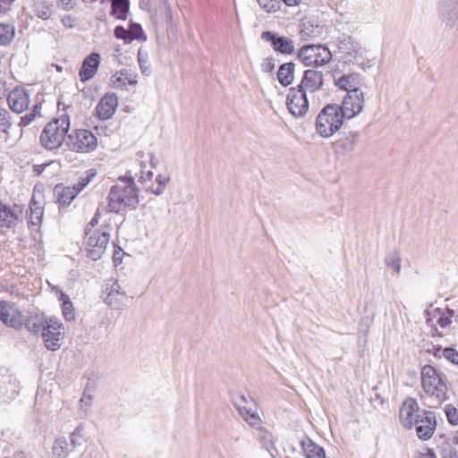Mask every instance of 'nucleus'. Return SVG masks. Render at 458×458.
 I'll return each instance as SVG.
<instances>
[{
	"instance_id": "obj_1",
	"label": "nucleus",
	"mask_w": 458,
	"mask_h": 458,
	"mask_svg": "<svg viewBox=\"0 0 458 458\" xmlns=\"http://www.w3.org/2000/svg\"><path fill=\"white\" fill-rule=\"evenodd\" d=\"M109 208L112 212H119L123 208H136L139 204L138 189L133 178L121 181L114 185L109 192Z\"/></svg>"
},
{
	"instance_id": "obj_2",
	"label": "nucleus",
	"mask_w": 458,
	"mask_h": 458,
	"mask_svg": "<svg viewBox=\"0 0 458 458\" xmlns=\"http://www.w3.org/2000/svg\"><path fill=\"white\" fill-rule=\"evenodd\" d=\"M420 380L423 392L428 398V405L438 406L445 399L446 394V385L440 374L431 365H425L421 369Z\"/></svg>"
},
{
	"instance_id": "obj_3",
	"label": "nucleus",
	"mask_w": 458,
	"mask_h": 458,
	"mask_svg": "<svg viewBox=\"0 0 458 458\" xmlns=\"http://www.w3.org/2000/svg\"><path fill=\"white\" fill-rule=\"evenodd\" d=\"M98 214L88 224L86 228L85 244L87 246L88 257L92 260H98L106 250L110 240V228H102L92 230L98 224Z\"/></svg>"
},
{
	"instance_id": "obj_4",
	"label": "nucleus",
	"mask_w": 458,
	"mask_h": 458,
	"mask_svg": "<svg viewBox=\"0 0 458 458\" xmlns=\"http://www.w3.org/2000/svg\"><path fill=\"white\" fill-rule=\"evenodd\" d=\"M70 130V118L67 115H61L49 122L40 134V142L42 146L54 150L59 148L65 136Z\"/></svg>"
},
{
	"instance_id": "obj_5",
	"label": "nucleus",
	"mask_w": 458,
	"mask_h": 458,
	"mask_svg": "<svg viewBox=\"0 0 458 458\" xmlns=\"http://www.w3.org/2000/svg\"><path fill=\"white\" fill-rule=\"evenodd\" d=\"M344 118L339 106L334 104L326 106L317 116V132L324 138L331 137L341 128Z\"/></svg>"
},
{
	"instance_id": "obj_6",
	"label": "nucleus",
	"mask_w": 458,
	"mask_h": 458,
	"mask_svg": "<svg viewBox=\"0 0 458 458\" xmlns=\"http://www.w3.org/2000/svg\"><path fill=\"white\" fill-rule=\"evenodd\" d=\"M298 59L306 66H322L332 59L331 51L323 45H306L297 54Z\"/></svg>"
},
{
	"instance_id": "obj_7",
	"label": "nucleus",
	"mask_w": 458,
	"mask_h": 458,
	"mask_svg": "<svg viewBox=\"0 0 458 458\" xmlns=\"http://www.w3.org/2000/svg\"><path fill=\"white\" fill-rule=\"evenodd\" d=\"M65 144L72 151L89 153L97 148L98 140L90 131L80 129L67 135Z\"/></svg>"
},
{
	"instance_id": "obj_8",
	"label": "nucleus",
	"mask_w": 458,
	"mask_h": 458,
	"mask_svg": "<svg viewBox=\"0 0 458 458\" xmlns=\"http://www.w3.org/2000/svg\"><path fill=\"white\" fill-rule=\"evenodd\" d=\"M0 321L8 327L19 330L24 325V314L14 302L0 301Z\"/></svg>"
},
{
	"instance_id": "obj_9",
	"label": "nucleus",
	"mask_w": 458,
	"mask_h": 458,
	"mask_svg": "<svg viewBox=\"0 0 458 458\" xmlns=\"http://www.w3.org/2000/svg\"><path fill=\"white\" fill-rule=\"evenodd\" d=\"M286 105L294 117H303L309 111L308 93L299 88H291L287 95Z\"/></svg>"
},
{
	"instance_id": "obj_10",
	"label": "nucleus",
	"mask_w": 458,
	"mask_h": 458,
	"mask_svg": "<svg viewBox=\"0 0 458 458\" xmlns=\"http://www.w3.org/2000/svg\"><path fill=\"white\" fill-rule=\"evenodd\" d=\"M64 335V328L63 324L56 318H49L41 336L47 350L56 351L62 345Z\"/></svg>"
},
{
	"instance_id": "obj_11",
	"label": "nucleus",
	"mask_w": 458,
	"mask_h": 458,
	"mask_svg": "<svg viewBox=\"0 0 458 458\" xmlns=\"http://www.w3.org/2000/svg\"><path fill=\"white\" fill-rule=\"evenodd\" d=\"M364 94L361 90H355L346 94L339 106L341 114L345 119H352L361 113L364 108Z\"/></svg>"
},
{
	"instance_id": "obj_12",
	"label": "nucleus",
	"mask_w": 458,
	"mask_h": 458,
	"mask_svg": "<svg viewBox=\"0 0 458 458\" xmlns=\"http://www.w3.org/2000/svg\"><path fill=\"white\" fill-rule=\"evenodd\" d=\"M400 420L406 428H411L422 417V411H420L419 404L414 398H407L400 408Z\"/></svg>"
},
{
	"instance_id": "obj_13",
	"label": "nucleus",
	"mask_w": 458,
	"mask_h": 458,
	"mask_svg": "<svg viewBox=\"0 0 458 458\" xmlns=\"http://www.w3.org/2000/svg\"><path fill=\"white\" fill-rule=\"evenodd\" d=\"M261 38L269 42L274 51L283 55H292L295 51L294 42L288 37L280 36L273 31H264Z\"/></svg>"
},
{
	"instance_id": "obj_14",
	"label": "nucleus",
	"mask_w": 458,
	"mask_h": 458,
	"mask_svg": "<svg viewBox=\"0 0 458 458\" xmlns=\"http://www.w3.org/2000/svg\"><path fill=\"white\" fill-rule=\"evenodd\" d=\"M7 102L13 112L21 114L30 106V93L25 89L15 88L9 93Z\"/></svg>"
},
{
	"instance_id": "obj_15",
	"label": "nucleus",
	"mask_w": 458,
	"mask_h": 458,
	"mask_svg": "<svg viewBox=\"0 0 458 458\" xmlns=\"http://www.w3.org/2000/svg\"><path fill=\"white\" fill-rule=\"evenodd\" d=\"M323 82L322 72L310 69L304 72L302 80L297 88L312 95L322 89Z\"/></svg>"
},
{
	"instance_id": "obj_16",
	"label": "nucleus",
	"mask_w": 458,
	"mask_h": 458,
	"mask_svg": "<svg viewBox=\"0 0 458 458\" xmlns=\"http://www.w3.org/2000/svg\"><path fill=\"white\" fill-rule=\"evenodd\" d=\"M416 433L420 439H429L437 427V421L434 414L431 411H422V417L416 422Z\"/></svg>"
},
{
	"instance_id": "obj_17",
	"label": "nucleus",
	"mask_w": 458,
	"mask_h": 458,
	"mask_svg": "<svg viewBox=\"0 0 458 458\" xmlns=\"http://www.w3.org/2000/svg\"><path fill=\"white\" fill-rule=\"evenodd\" d=\"M120 295L123 296L125 293L122 290L118 281L114 278L108 279L102 293L104 302L110 307L116 308L120 304L118 299Z\"/></svg>"
},
{
	"instance_id": "obj_18",
	"label": "nucleus",
	"mask_w": 458,
	"mask_h": 458,
	"mask_svg": "<svg viewBox=\"0 0 458 458\" xmlns=\"http://www.w3.org/2000/svg\"><path fill=\"white\" fill-rule=\"evenodd\" d=\"M336 46L338 51L346 56L356 58L357 55H362V47L360 44L355 41L351 36L342 35L337 38Z\"/></svg>"
},
{
	"instance_id": "obj_19",
	"label": "nucleus",
	"mask_w": 458,
	"mask_h": 458,
	"mask_svg": "<svg viewBox=\"0 0 458 458\" xmlns=\"http://www.w3.org/2000/svg\"><path fill=\"white\" fill-rule=\"evenodd\" d=\"M100 55L98 53H91L88 55L81 65L79 76L81 81L91 80L98 70Z\"/></svg>"
},
{
	"instance_id": "obj_20",
	"label": "nucleus",
	"mask_w": 458,
	"mask_h": 458,
	"mask_svg": "<svg viewBox=\"0 0 458 458\" xmlns=\"http://www.w3.org/2000/svg\"><path fill=\"white\" fill-rule=\"evenodd\" d=\"M111 84L114 89H126L127 86L135 87L138 83L137 75L131 70L123 69L111 77Z\"/></svg>"
},
{
	"instance_id": "obj_21",
	"label": "nucleus",
	"mask_w": 458,
	"mask_h": 458,
	"mask_svg": "<svg viewBox=\"0 0 458 458\" xmlns=\"http://www.w3.org/2000/svg\"><path fill=\"white\" fill-rule=\"evenodd\" d=\"M118 105V99L115 94H106L99 101L97 106L98 116L102 120H107L114 114Z\"/></svg>"
},
{
	"instance_id": "obj_22",
	"label": "nucleus",
	"mask_w": 458,
	"mask_h": 458,
	"mask_svg": "<svg viewBox=\"0 0 458 458\" xmlns=\"http://www.w3.org/2000/svg\"><path fill=\"white\" fill-rule=\"evenodd\" d=\"M358 139V131H350L347 135L334 142L335 152L338 155H346L354 151Z\"/></svg>"
},
{
	"instance_id": "obj_23",
	"label": "nucleus",
	"mask_w": 458,
	"mask_h": 458,
	"mask_svg": "<svg viewBox=\"0 0 458 458\" xmlns=\"http://www.w3.org/2000/svg\"><path fill=\"white\" fill-rule=\"evenodd\" d=\"M440 16L448 26H454L458 21V0H445L440 9Z\"/></svg>"
},
{
	"instance_id": "obj_24",
	"label": "nucleus",
	"mask_w": 458,
	"mask_h": 458,
	"mask_svg": "<svg viewBox=\"0 0 458 458\" xmlns=\"http://www.w3.org/2000/svg\"><path fill=\"white\" fill-rule=\"evenodd\" d=\"M30 7L33 14L43 21L49 20L54 11L52 0H30Z\"/></svg>"
},
{
	"instance_id": "obj_25",
	"label": "nucleus",
	"mask_w": 458,
	"mask_h": 458,
	"mask_svg": "<svg viewBox=\"0 0 458 458\" xmlns=\"http://www.w3.org/2000/svg\"><path fill=\"white\" fill-rule=\"evenodd\" d=\"M48 321L43 314L35 313L24 318V326L30 333L38 335L42 334Z\"/></svg>"
},
{
	"instance_id": "obj_26",
	"label": "nucleus",
	"mask_w": 458,
	"mask_h": 458,
	"mask_svg": "<svg viewBox=\"0 0 458 458\" xmlns=\"http://www.w3.org/2000/svg\"><path fill=\"white\" fill-rule=\"evenodd\" d=\"M234 405L241 416L249 423V425L255 427L259 424L260 418L257 413L253 400H250V405H242L239 402H235Z\"/></svg>"
},
{
	"instance_id": "obj_27",
	"label": "nucleus",
	"mask_w": 458,
	"mask_h": 458,
	"mask_svg": "<svg viewBox=\"0 0 458 458\" xmlns=\"http://www.w3.org/2000/svg\"><path fill=\"white\" fill-rule=\"evenodd\" d=\"M43 204L44 201L42 199L41 194H37L34 192L30 204V219L31 224L34 225H38L41 222V218L44 213Z\"/></svg>"
},
{
	"instance_id": "obj_28",
	"label": "nucleus",
	"mask_w": 458,
	"mask_h": 458,
	"mask_svg": "<svg viewBox=\"0 0 458 458\" xmlns=\"http://www.w3.org/2000/svg\"><path fill=\"white\" fill-rule=\"evenodd\" d=\"M54 193L61 205L68 206L77 196L79 191L76 189V186L74 185L72 187H64L62 184H57L54 189Z\"/></svg>"
},
{
	"instance_id": "obj_29",
	"label": "nucleus",
	"mask_w": 458,
	"mask_h": 458,
	"mask_svg": "<svg viewBox=\"0 0 458 458\" xmlns=\"http://www.w3.org/2000/svg\"><path fill=\"white\" fill-rule=\"evenodd\" d=\"M335 83L339 89L347 91V94L360 90L359 88V75L356 73L343 75Z\"/></svg>"
},
{
	"instance_id": "obj_30",
	"label": "nucleus",
	"mask_w": 458,
	"mask_h": 458,
	"mask_svg": "<svg viewBox=\"0 0 458 458\" xmlns=\"http://www.w3.org/2000/svg\"><path fill=\"white\" fill-rule=\"evenodd\" d=\"M295 64L292 62L280 65L277 72V79L281 85L287 87L291 85L294 79Z\"/></svg>"
},
{
	"instance_id": "obj_31",
	"label": "nucleus",
	"mask_w": 458,
	"mask_h": 458,
	"mask_svg": "<svg viewBox=\"0 0 458 458\" xmlns=\"http://www.w3.org/2000/svg\"><path fill=\"white\" fill-rule=\"evenodd\" d=\"M301 444L307 458H326L325 450L310 438L302 440Z\"/></svg>"
},
{
	"instance_id": "obj_32",
	"label": "nucleus",
	"mask_w": 458,
	"mask_h": 458,
	"mask_svg": "<svg viewBox=\"0 0 458 458\" xmlns=\"http://www.w3.org/2000/svg\"><path fill=\"white\" fill-rule=\"evenodd\" d=\"M385 265L392 269L394 274L399 276L402 268V258L401 254L397 250L391 251L388 253L384 259Z\"/></svg>"
},
{
	"instance_id": "obj_33",
	"label": "nucleus",
	"mask_w": 458,
	"mask_h": 458,
	"mask_svg": "<svg viewBox=\"0 0 458 458\" xmlns=\"http://www.w3.org/2000/svg\"><path fill=\"white\" fill-rule=\"evenodd\" d=\"M17 216L13 211L9 207L0 202V226L12 227L14 225Z\"/></svg>"
},
{
	"instance_id": "obj_34",
	"label": "nucleus",
	"mask_w": 458,
	"mask_h": 458,
	"mask_svg": "<svg viewBox=\"0 0 458 458\" xmlns=\"http://www.w3.org/2000/svg\"><path fill=\"white\" fill-rule=\"evenodd\" d=\"M15 36V28L10 23H0V45H9Z\"/></svg>"
},
{
	"instance_id": "obj_35",
	"label": "nucleus",
	"mask_w": 458,
	"mask_h": 458,
	"mask_svg": "<svg viewBox=\"0 0 458 458\" xmlns=\"http://www.w3.org/2000/svg\"><path fill=\"white\" fill-rule=\"evenodd\" d=\"M41 108L42 104L40 102L33 105L31 112L21 117L19 126L21 128L26 127L30 125L37 117H41Z\"/></svg>"
},
{
	"instance_id": "obj_36",
	"label": "nucleus",
	"mask_w": 458,
	"mask_h": 458,
	"mask_svg": "<svg viewBox=\"0 0 458 458\" xmlns=\"http://www.w3.org/2000/svg\"><path fill=\"white\" fill-rule=\"evenodd\" d=\"M129 11V1L128 0H113L112 1V13L116 18L124 20Z\"/></svg>"
},
{
	"instance_id": "obj_37",
	"label": "nucleus",
	"mask_w": 458,
	"mask_h": 458,
	"mask_svg": "<svg viewBox=\"0 0 458 458\" xmlns=\"http://www.w3.org/2000/svg\"><path fill=\"white\" fill-rule=\"evenodd\" d=\"M54 455L64 458L68 454V443L65 437H58L55 439L52 447Z\"/></svg>"
},
{
	"instance_id": "obj_38",
	"label": "nucleus",
	"mask_w": 458,
	"mask_h": 458,
	"mask_svg": "<svg viewBox=\"0 0 458 458\" xmlns=\"http://www.w3.org/2000/svg\"><path fill=\"white\" fill-rule=\"evenodd\" d=\"M169 181H170L169 177L163 175V174H158L156 177V182L157 183V187H148V188H147L146 191H149L155 195H160L164 192L165 186L169 182Z\"/></svg>"
},
{
	"instance_id": "obj_39",
	"label": "nucleus",
	"mask_w": 458,
	"mask_h": 458,
	"mask_svg": "<svg viewBox=\"0 0 458 458\" xmlns=\"http://www.w3.org/2000/svg\"><path fill=\"white\" fill-rule=\"evenodd\" d=\"M138 62L140 64V68L141 72L145 76H149L151 73L150 64L148 63V53L140 49L138 52Z\"/></svg>"
},
{
	"instance_id": "obj_40",
	"label": "nucleus",
	"mask_w": 458,
	"mask_h": 458,
	"mask_svg": "<svg viewBox=\"0 0 458 458\" xmlns=\"http://www.w3.org/2000/svg\"><path fill=\"white\" fill-rule=\"evenodd\" d=\"M11 126L12 122L9 112L4 108H0V131L8 133Z\"/></svg>"
},
{
	"instance_id": "obj_41",
	"label": "nucleus",
	"mask_w": 458,
	"mask_h": 458,
	"mask_svg": "<svg viewBox=\"0 0 458 458\" xmlns=\"http://www.w3.org/2000/svg\"><path fill=\"white\" fill-rule=\"evenodd\" d=\"M259 6L267 13H276L280 9L279 0H257Z\"/></svg>"
},
{
	"instance_id": "obj_42",
	"label": "nucleus",
	"mask_w": 458,
	"mask_h": 458,
	"mask_svg": "<svg viewBox=\"0 0 458 458\" xmlns=\"http://www.w3.org/2000/svg\"><path fill=\"white\" fill-rule=\"evenodd\" d=\"M63 301V314L67 320L74 318V313L72 311V303L69 297L65 294H62Z\"/></svg>"
},
{
	"instance_id": "obj_43",
	"label": "nucleus",
	"mask_w": 458,
	"mask_h": 458,
	"mask_svg": "<svg viewBox=\"0 0 458 458\" xmlns=\"http://www.w3.org/2000/svg\"><path fill=\"white\" fill-rule=\"evenodd\" d=\"M130 37L131 40L133 39H146V37L144 36L143 30L141 26L138 23H131L129 28Z\"/></svg>"
},
{
	"instance_id": "obj_44",
	"label": "nucleus",
	"mask_w": 458,
	"mask_h": 458,
	"mask_svg": "<svg viewBox=\"0 0 458 458\" xmlns=\"http://www.w3.org/2000/svg\"><path fill=\"white\" fill-rule=\"evenodd\" d=\"M114 36L119 39H123L125 43L131 42L129 30L124 29L123 26L115 27Z\"/></svg>"
},
{
	"instance_id": "obj_45",
	"label": "nucleus",
	"mask_w": 458,
	"mask_h": 458,
	"mask_svg": "<svg viewBox=\"0 0 458 458\" xmlns=\"http://www.w3.org/2000/svg\"><path fill=\"white\" fill-rule=\"evenodd\" d=\"M445 413L447 416L448 421L452 425H457L458 424V411L455 407L453 405H447L445 408Z\"/></svg>"
},
{
	"instance_id": "obj_46",
	"label": "nucleus",
	"mask_w": 458,
	"mask_h": 458,
	"mask_svg": "<svg viewBox=\"0 0 458 458\" xmlns=\"http://www.w3.org/2000/svg\"><path fill=\"white\" fill-rule=\"evenodd\" d=\"M443 356L454 364H458V352L454 348H445Z\"/></svg>"
},
{
	"instance_id": "obj_47",
	"label": "nucleus",
	"mask_w": 458,
	"mask_h": 458,
	"mask_svg": "<svg viewBox=\"0 0 458 458\" xmlns=\"http://www.w3.org/2000/svg\"><path fill=\"white\" fill-rule=\"evenodd\" d=\"M441 458H458L456 450L450 445L442 446Z\"/></svg>"
},
{
	"instance_id": "obj_48",
	"label": "nucleus",
	"mask_w": 458,
	"mask_h": 458,
	"mask_svg": "<svg viewBox=\"0 0 458 458\" xmlns=\"http://www.w3.org/2000/svg\"><path fill=\"white\" fill-rule=\"evenodd\" d=\"M140 175L138 174H136V176H138L139 180L141 182L149 181L153 176L152 171L151 170L145 171V168L147 167V165L143 161L140 162Z\"/></svg>"
},
{
	"instance_id": "obj_49",
	"label": "nucleus",
	"mask_w": 458,
	"mask_h": 458,
	"mask_svg": "<svg viewBox=\"0 0 458 458\" xmlns=\"http://www.w3.org/2000/svg\"><path fill=\"white\" fill-rule=\"evenodd\" d=\"M95 175V173L90 172V174H87L85 176L81 177L78 183L74 184L79 192L81 191L89 183L91 178Z\"/></svg>"
},
{
	"instance_id": "obj_50",
	"label": "nucleus",
	"mask_w": 458,
	"mask_h": 458,
	"mask_svg": "<svg viewBox=\"0 0 458 458\" xmlns=\"http://www.w3.org/2000/svg\"><path fill=\"white\" fill-rule=\"evenodd\" d=\"M75 18L70 14L64 15L61 18V22L63 26L66 29H72L75 25Z\"/></svg>"
},
{
	"instance_id": "obj_51",
	"label": "nucleus",
	"mask_w": 458,
	"mask_h": 458,
	"mask_svg": "<svg viewBox=\"0 0 458 458\" xmlns=\"http://www.w3.org/2000/svg\"><path fill=\"white\" fill-rule=\"evenodd\" d=\"M272 438L273 437L271 434L267 431L264 432V435L262 436V443L267 451H270L272 448H274Z\"/></svg>"
},
{
	"instance_id": "obj_52",
	"label": "nucleus",
	"mask_w": 458,
	"mask_h": 458,
	"mask_svg": "<svg viewBox=\"0 0 458 458\" xmlns=\"http://www.w3.org/2000/svg\"><path fill=\"white\" fill-rule=\"evenodd\" d=\"M58 5L65 11H70L74 8L76 0H56Z\"/></svg>"
},
{
	"instance_id": "obj_53",
	"label": "nucleus",
	"mask_w": 458,
	"mask_h": 458,
	"mask_svg": "<svg viewBox=\"0 0 458 458\" xmlns=\"http://www.w3.org/2000/svg\"><path fill=\"white\" fill-rule=\"evenodd\" d=\"M82 437V428L78 427L71 434V442L73 445L79 444V440Z\"/></svg>"
},
{
	"instance_id": "obj_54",
	"label": "nucleus",
	"mask_w": 458,
	"mask_h": 458,
	"mask_svg": "<svg viewBox=\"0 0 458 458\" xmlns=\"http://www.w3.org/2000/svg\"><path fill=\"white\" fill-rule=\"evenodd\" d=\"M414 458H437L435 453L429 448H424Z\"/></svg>"
},
{
	"instance_id": "obj_55",
	"label": "nucleus",
	"mask_w": 458,
	"mask_h": 458,
	"mask_svg": "<svg viewBox=\"0 0 458 458\" xmlns=\"http://www.w3.org/2000/svg\"><path fill=\"white\" fill-rule=\"evenodd\" d=\"M123 256V251L122 249L119 248L118 250H114L113 260H114V266H117L118 264H120L122 262Z\"/></svg>"
},
{
	"instance_id": "obj_56",
	"label": "nucleus",
	"mask_w": 458,
	"mask_h": 458,
	"mask_svg": "<svg viewBox=\"0 0 458 458\" xmlns=\"http://www.w3.org/2000/svg\"><path fill=\"white\" fill-rule=\"evenodd\" d=\"M275 64L272 59H267L264 64H262V69L266 72H270L274 70Z\"/></svg>"
},
{
	"instance_id": "obj_57",
	"label": "nucleus",
	"mask_w": 458,
	"mask_h": 458,
	"mask_svg": "<svg viewBox=\"0 0 458 458\" xmlns=\"http://www.w3.org/2000/svg\"><path fill=\"white\" fill-rule=\"evenodd\" d=\"M250 400H253V399L250 395L249 396H245V395L242 394L239 397V399L236 400L235 402H239L242 405H250Z\"/></svg>"
},
{
	"instance_id": "obj_58",
	"label": "nucleus",
	"mask_w": 458,
	"mask_h": 458,
	"mask_svg": "<svg viewBox=\"0 0 458 458\" xmlns=\"http://www.w3.org/2000/svg\"><path fill=\"white\" fill-rule=\"evenodd\" d=\"M452 323L450 318H440L439 319V325L442 327H447Z\"/></svg>"
},
{
	"instance_id": "obj_59",
	"label": "nucleus",
	"mask_w": 458,
	"mask_h": 458,
	"mask_svg": "<svg viewBox=\"0 0 458 458\" xmlns=\"http://www.w3.org/2000/svg\"><path fill=\"white\" fill-rule=\"evenodd\" d=\"M288 6H295L298 5L301 0H282Z\"/></svg>"
},
{
	"instance_id": "obj_60",
	"label": "nucleus",
	"mask_w": 458,
	"mask_h": 458,
	"mask_svg": "<svg viewBox=\"0 0 458 458\" xmlns=\"http://www.w3.org/2000/svg\"><path fill=\"white\" fill-rule=\"evenodd\" d=\"M90 401H91V397L89 395H83L82 398L81 399V403H86V404H90Z\"/></svg>"
},
{
	"instance_id": "obj_61",
	"label": "nucleus",
	"mask_w": 458,
	"mask_h": 458,
	"mask_svg": "<svg viewBox=\"0 0 458 458\" xmlns=\"http://www.w3.org/2000/svg\"><path fill=\"white\" fill-rule=\"evenodd\" d=\"M150 165L152 167H156V165H157V160L155 159V157L153 154L150 155Z\"/></svg>"
},
{
	"instance_id": "obj_62",
	"label": "nucleus",
	"mask_w": 458,
	"mask_h": 458,
	"mask_svg": "<svg viewBox=\"0 0 458 458\" xmlns=\"http://www.w3.org/2000/svg\"><path fill=\"white\" fill-rule=\"evenodd\" d=\"M15 0H0V4L4 5H10L12 4Z\"/></svg>"
},
{
	"instance_id": "obj_63",
	"label": "nucleus",
	"mask_w": 458,
	"mask_h": 458,
	"mask_svg": "<svg viewBox=\"0 0 458 458\" xmlns=\"http://www.w3.org/2000/svg\"><path fill=\"white\" fill-rule=\"evenodd\" d=\"M308 30H309V28H306L305 30H301V34H302L303 37H305V36H309L310 37V34L307 31Z\"/></svg>"
},
{
	"instance_id": "obj_64",
	"label": "nucleus",
	"mask_w": 458,
	"mask_h": 458,
	"mask_svg": "<svg viewBox=\"0 0 458 458\" xmlns=\"http://www.w3.org/2000/svg\"><path fill=\"white\" fill-rule=\"evenodd\" d=\"M447 313L450 317H454V311L453 310H447Z\"/></svg>"
}]
</instances>
